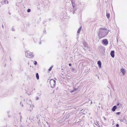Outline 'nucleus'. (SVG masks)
Here are the masks:
<instances>
[{"label": "nucleus", "instance_id": "f257e3e1", "mask_svg": "<svg viewBox=\"0 0 127 127\" xmlns=\"http://www.w3.org/2000/svg\"><path fill=\"white\" fill-rule=\"evenodd\" d=\"M107 29L105 28H101L99 29V31L97 33L99 38L100 39L105 37L108 33Z\"/></svg>", "mask_w": 127, "mask_h": 127}, {"label": "nucleus", "instance_id": "f03ea898", "mask_svg": "<svg viewBox=\"0 0 127 127\" xmlns=\"http://www.w3.org/2000/svg\"><path fill=\"white\" fill-rule=\"evenodd\" d=\"M25 55L26 57L29 58H32L34 57L32 53L31 52L29 51L26 52Z\"/></svg>", "mask_w": 127, "mask_h": 127}, {"label": "nucleus", "instance_id": "7ed1b4c3", "mask_svg": "<svg viewBox=\"0 0 127 127\" xmlns=\"http://www.w3.org/2000/svg\"><path fill=\"white\" fill-rule=\"evenodd\" d=\"M50 83L51 87L52 88H53L55 86L56 84V81L54 80L51 79L50 81Z\"/></svg>", "mask_w": 127, "mask_h": 127}, {"label": "nucleus", "instance_id": "20e7f679", "mask_svg": "<svg viewBox=\"0 0 127 127\" xmlns=\"http://www.w3.org/2000/svg\"><path fill=\"white\" fill-rule=\"evenodd\" d=\"M103 44L106 45H107L108 44V41L106 39H104L102 40Z\"/></svg>", "mask_w": 127, "mask_h": 127}, {"label": "nucleus", "instance_id": "39448f33", "mask_svg": "<svg viewBox=\"0 0 127 127\" xmlns=\"http://www.w3.org/2000/svg\"><path fill=\"white\" fill-rule=\"evenodd\" d=\"M114 51H112L110 52V54L112 58H114Z\"/></svg>", "mask_w": 127, "mask_h": 127}, {"label": "nucleus", "instance_id": "423d86ee", "mask_svg": "<svg viewBox=\"0 0 127 127\" xmlns=\"http://www.w3.org/2000/svg\"><path fill=\"white\" fill-rule=\"evenodd\" d=\"M121 71L123 75H124L125 74V71L124 69L121 68Z\"/></svg>", "mask_w": 127, "mask_h": 127}, {"label": "nucleus", "instance_id": "0eeeda50", "mask_svg": "<svg viewBox=\"0 0 127 127\" xmlns=\"http://www.w3.org/2000/svg\"><path fill=\"white\" fill-rule=\"evenodd\" d=\"M97 64L98 65L99 67L100 68L101 67V63L100 61H98L97 62Z\"/></svg>", "mask_w": 127, "mask_h": 127}, {"label": "nucleus", "instance_id": "6e6552de", "mask_svg": "<svg viewBox=\"0 0 127 127\" xmlns=\"http://www.w3.org/2000/svg\"><path fill=\"white\" fill-rule=\"evenodd\" d=\"M117 108V107L116 106H114L112 108V110L113 111H115L116 109Z\"/></svg>", "mask_w": 127, "mask_h": 127}, {"label": "nucleus", "instance_id": "1a4fd4ad", "mask_svg": "<svg viewBox=\"0 0 127 127\" xmlns=\"http://www.w3.org/2000/svg\"><path fill=\"white\" fill-rule=\"evenodd\" d=\"M36 76L37 79L38 80L39 79V76L38 73H36Z\"/></svg>", "mask_w": 127, "mask_h": 127}, {"label": "nucleus", "instance_id": "9d476101", "mask_svg": "<svg viewBox=\"0 0 127 127\" xmlns=\"http://www.w3.org/2000/svg\"><path fill=\"white\" fill-rule=\"evenodd\" d=\"M82 29L81 27H80L78 30L77 32L78 33H79Z\"/></svg>", "mask_w": 127, "mask_h": 127}, {"label": "nucleus", "instance_id": "9b49d317", "mask_svg": "<svg viewBox=\"0 0 127 127\" xmlns=\"http://www.w3.org/2000/svg\"><path fill=\"white\" fill-rule=\"evenodd\" d=\"M106 16L108 18H109L110 17V14L109 13H106Z\"/></svg>", "mask_w": 127, "mask_h": 127}, {"label": "nucleus", "instance_id": "f8f14e48", "mask_svg": "<svg viewBox=\"0 0 127 127\" xmlns=\"http://www.w3.org/2000/svg\"><path fill=\"white\" fill-rule=\"evenodd\" d=\"M53 67V66H52L49 68V69H48V71H50L52 69Z\"/></svg>", "mask_w": 127, "mask_h": 127}, {"label": "nucleus", "instance_id": "ddd939ff", "mask_svg": "<svg viewBox=\"0 0 127 127\" xmlns=\"http://www.w3.org/2000/svg\"><path fill=\"white\" fill-rule=\"evenodd\" d=\"M33 63L35 65H36L37 64V62L36 61H33Z\"/></svg>", "mask_w": 127, "mask_h": 127}, {"label": "nucleus", "instance_id": "4468645a", "mask_svg": "<svg viewBox=\"0 0 127 127\" xmlns=\"http://www.w3.org/2000/svg\"><path fill=\"white\" fill-rule=\"evenodd\" d=\"M31 9H28L27 10V11L28 12H30L31 11Z\"/></svg>", "mask_w": 127, "mask_h": 127}, {"label": "nucleus", "instance_id": "2eb2a0df", "mask_svg": "<svg viewBox=\"0 0 127 127\" xmlns=\"http://www.w3.org/2000/svg\"><path fill=\"white\" fill-rule=\"evenodd\" d=\"M119 126V125L118 124H116V127H118Z\"/></svg>", "mask_w": 127, "mask_h": 127}, {"label": "nucleus", "instance_id": "dca6fc26", "mask_svg": "<svg viewBox=\"0 0 127 127\" xmlns=\"http://www.w3.org/2000/svg\"><path fill=\"white\" fill-rule=\"evenodd\" d=\"M69 66H71V64H69Z\"/></svg>", "mask_w": 127, "mask_h": 127}, {"label": "nucleus", "instance_id": "f3484780", "mask_svg": "<svg viewBox=\"0 0 127 127\" xmlns=\"http://www.w3.org/2000/svg\"><path fill=\"white\" fill-rule=\"evenodd\" d=\"M117 114H119L120 113V112H117Z\"/></svg>", "mask_w": 127, "mask_h": 127}, {"label": "nucleus", "instance_id": "a211bd4d", "mask_svg": "<svg viewBox=\"0 0 127 127\" xmlns=\"http://www.w3.org/2000/svg\"><path fill=\"white\" fill-rule=\"evenodd\" d=\"M119 105V104H118L117 105Z\"/></svg>", "mask_w": 127, "mask_h": 127}]
</instances>
